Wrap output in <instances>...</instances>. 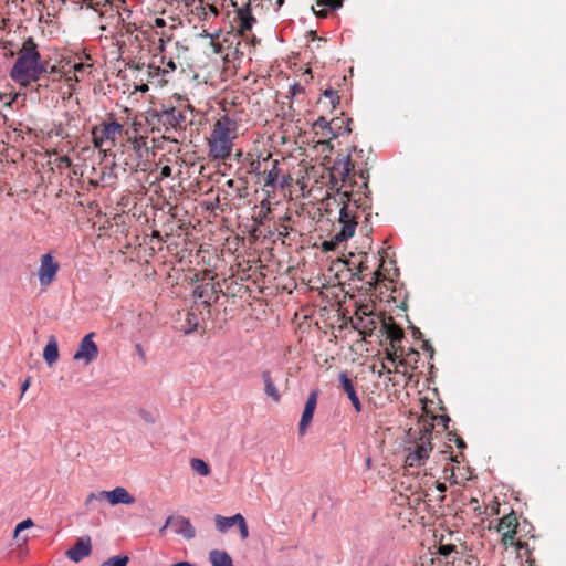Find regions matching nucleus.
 <instances>
[{"label":"nucleus","instance_id":"6","mask_svg":"<svg viewBox=\"0 0 566 566\" xmlns=\"http://www.w3.org/2000/svg\"><path fill=\"white\" fill-rule=\"evenodd\" d=\"M432 451V444L429 440L417 443L413 448L408 449V453L405 459L406 467L418 468L426 463Z\"/></svg>","mask_w":566,"mask_h":566},{"label":"nucleus","instance_id":"51","mask_svg":"<svg viewBox=\"0 0 566 566\" xmlns=\"http://www.w3.org/2000/svg\"><path fill=\"white\" fill-rule=\"evenodd\" d=\"M199 36L201 38H205V39H210V32L207 31V30H202V32L199 34Z\"/></svg>","mask_w":566,"mask_h":566},{"label":"nucleus","instance_id":"32","mask_svg":"<svg viewBox=\"0 0 566 566\" xmlns=\"http://www.w3.org/2000/svg\"><path fill=\"white\" fill-rule=\"evenodd\" d=\"M92 64H86L82 61L80 62H75L73 65H72V69H73V72H75L77 75H84V74H87L90 73V70L92 69Z\"/></svg>","mask_w":566,"mask_h":566},{"label":"nucleus","instance_id":"26","mask_svg":"<svg viewBox=\"0 0 566 566\" xmlns=\"http://www.w3.org/2000/svg\"><path fill=\"white\" fill-rule=\"evenodd\" d=\"M190 467L197 474L201 476H207L210 473L209 465L202 459H191Z\"/></svg>","mask_w":566,"mask_h":566},{"label":"nucleus","instance_id":"52","mask_svg":"<svg viewBox=\"0 0 566 566\" xmlns=\"http://www.w3.org/2000/svg\"><path fill=\"white\" fill-rule=\"evenodd\" d=\"M61 163L66 164L67 166L71 165V159L67 156H63L60 158Z\"/></svg>","mask_w":566,"mask_h":566},{"label":"nucleus","instance_id":"25","mask_svg":"<svg viewBox=\"0 0 566 566\" xmlns=\"http://www.w3.org/2000/svg\"><path fill=\"white\" fill-rule=\"evenodd\" d=\"M280 175H281V170L279 168V161L277 160H273L272 161V167H271V169L268 171V174L265 176L264 186L265 187H270L273 190L276 189V187L279 185Z\"/></svg>","mask_w":566,"mask_h":566},{"label":"nucleus","instance_id":"63","mask_svg":"<svg viewBox=\"0 0 566 566\" xmlns=\"http://www.w3.org/2000/svg\"><path fill=\"white\" fill-rule=\"evenodd\" d=\"M387 356L389 357V359L394 360V358L391 357L390 353H387Z\"/></svg>","mask_w":566,"mask_h":566},{"label":"nucleus","instance_id":"12","mask_svg":"<svg viewBox=\"0 0 566 566\" xmlns=\"http://www.w3.org/2000/svg\"><path fill=\"white\" fill-rule=\"evenodd\" d=\"M384 319L385 318L378 317L377 315L361 316L358 314V316L352 321V324L353 327L359 332V334L364 336H371L378 324L381 325V321Z\"/></svg>","mask_w":566,"mask_h":566},{"label":"nucleus","instance_id":"34","mask_svg":"<svg viewBox=\"0 0 566 566\" xmlns=\"http://www.w3.org/2000/svg\"><path fill=\"white\" fill-rule=\"evenodd\" d=\"M453 552H455V546L453 544H441L438 547V554L443 556V557H448Z\"/></svg>","mask_w":566,"mask_h":566},{"label":"nucleus","instance_id":"9","mask_svg":"<svg viewBox=\"0 0 566 566\" xmlns=\"http://www.w3.org/2000/svg\"><path fill=\"white\" fill-rule=\"evenodd\" d=\"M517 525V517L514 513L506 514L500 520L497 524V532L501 533L504 545L514 544Z\"/></svg>","mask_w":566,"mask_h":566},{"label":"nucleus","instance_id":"39","mask_svg":"<svg viewBox=\"0 0 566 566\" xmlns=\"http://www.w3.org/2000/svg\"><path fill=\"white\" fill-rule=\"evenodd\" d=\"M172 169L170 166L166 165L160 169V179H165L171 176Z\"/></svg>","mask_w":566,"mask_h":566},{"label":"nucleus","instance_id":"48","mask_svg":"<svg viewBox=\"0 0 566 566\" xmlns=\"http://www.w3.org/2000/svg\"><path fill=\"white\" fill-rule=\"evenodd\" d=\"M220 34H221V31H220V30H217L216 32H210V35H211V36H210V39H211V41L213 42L214 40L219 39Z\"/></svg>","mask_w":566,"mask_h":566},{"label":"nucleus","instance_id":"59","mask_svg":"<svg viewBox=\"0 0 566 566\" xmlns=\"http://www.w3.org/2000/svg\"><path fill=\"white\" fill-rule=\"evenodd\" d=\"M227 185H228L229 187H232V186H233V180H231V179H230V180H228V181H227Z\"/></svg>","mask_w":566,"mask_h":566},{"label":"nucleus","instance_id":"57","mask_svg":"<svg viewBox=\"0 0 566 566\" xmlns=\"http://www.w3.org/2000/svg\"><path fill=\"white\" fill-rule=\"evenodd\" d=\"M367 177H368V172H364V171L360 172V178L366 179Z\"/></svg>","mask_w":566,"mask_h":566},{"label":"nucleus","instance_id":"8","mask_svg":"<svg viewBox=\"0 0 566 566\" xmlns=\"http://www.w3.org/2000/svg\"><path fill=\"white\" fill-rule=\"evenodd\" d=\"M60 269L59 262L50 253L41 256V264L38 272L39 282L42 286H48L54 280Z\"/></svg>","mask_w":566,"mask_h":566},{"label":"nucleus","instance_id":"31","mask_svg":"<svg viewBox=\"0 0 566 566\" xmlns=\"http://www.w3.org/2000/svg\"><path fill=\"white\" fill-rule=\"evenodd\" d=\"M344 0H317V6L328 10H337L343 6Z\"/></svg>","mask_w":566,"mask_h":566},{"label":"nucleus","instance_id":"43","mask_svg":"<svg viewBox=\"0 0 566 566\" xmlns=\"http://www.w3.org/2000/svg\"><path fill=\"white\" fill-rule=\"evenodd\" d=\"M181 2L189 10L197 6V4H195L196 0H181Z\"/></svg>","mask_w":566,"mask_h":566},{"label":"nucleus","instance_id":"3","mask_svg":"<svg viewBox=\"0 0 566 566\" xmlns=\"http://www.w3.org/2000/svg\"><path fill=\"white\" fill-rule=\"evenodd\" d=\"M237 122L224 115L213 125L210 137L208 138V156L214 160H227L230 158L233 139L237 137Z\"/></svg>","mask_w":566,"mask_h":566},{"label":"nucleus","instance_id":"41","mask_svg":"<svg viewBox=\"0 0 566 566\" xmlns=\"http://www.w3.org/2000/svg\"><path fill=\"white\" fill-rule=\"evenodd\" d=\"M172 523H174V516H169L165 524L163 525V527H160L159 530V533L163 535L165 534V531L167 530V527L171 526L172 527Z\"/></svg>","mask_w":566,"mask_h":566},{"label":"nucleus","instance_id":"22","mask_svg":"<svg viewBox=\"0 0 566 566\" xmlns=\"http://www.w3.org/2000/svg\"><path fill=\"white\" fill-rule=\"evenodd\" d=\"M380 332L387 335V338L390 339L392 346L395 343L400 342L403 337V332L401 328L394 324L387 323L385 319L381 321Z\"/></svg>","mask_w":566,"mask_h":566},{"label":"nucleus","instance_id":"24","mask_svg":"<svg viewBox=\"0 0 566 566\" xmlns=\"http://www.w3.org/2000/svg\"><path fill=\"white\" fill-rule=\"evenodd\" d=\"M209 560L212 566H230L233 564L231 556L219 549H213L209 553Z\"/></svg>","mask_w":566,"mask_h":566},{"label":"nucleus","instance_id":"38","mask_svg":"<svg viewBox=\"0 0 566 566\" xmlns=\"http://www.w3.org/2000/svg\"><path fill=\"white\" fill-rule=\"evenodd\" d=\"M238 527H239V532H240V537L242 539H247L249 536V528H248L244 517H242V522H239Z\"/></svg>","mask_w":566,"mask_h":566},{"label":"nucleus","instance_id":"42","mask_svg":"<svg viewBox=\"0 0 566 566\" xmlns=\"http://www.w3.org/2000/svg\"><path fill=\"white\" fill-rule=\"evenodd\" d=\"M44 74H46V72ZM48 74H51V75L60 74V70L55 65L50 66L48 64Z\"/></svg>","mask_w":566,"mask_h":566},{"label":"nucleus","instance_id":"61","mask_svg":"<svg viewBox=\"0 0 566 566\" xmlns=\"http://www.w3.org/2000/svg\"><path fill=\"white\" fill-rule=\"evenodd\" d=\"M44 2H48V0H38V3H41L44 6Z\"/></svg>","mask_w":566,"mask_h":566},{"label":"nucleus","instance_id":"14","mask_svg":"<svg viewBox=\"0 0 566 566\" xmlns=\"http://www.w3.org/2000/svg\"><path fill=\"white\" fill-rule=\"evenodd\" d=\"M338 379L343 390L347 394V397L350 400L353 407L357 412H360L361 403L355 390L353 380L348 377L346 371H342L338 376Z\"/></svg>","mask_w":566,"mask_h":566},{"label":"nucleus","instance_id":"10","mask_svg":"<svg viewBox=\"0 0 566 566\" xmlns=\"http://www.w3.org/2000/svg\"><path fill=\"white\" fill-rule=\"evenodd\" d=\"M235 19L238 22V33L241 36H244L247 32L251 31L253 24L256 22L255 18L252 15L250 0H248L244 6L237 9Z\"/></svg>","mask_w":566,"mask_h":566},{"label":"nucleus","instance_id":"28","mask_svg":"<svg viewBox=\"0 0 566 566\" xmlns=\"http://www.w3.org/2000/svg\"><path fill=\"white\" fill-rule=\"evenodd\" d=\"M198 324H199V321H198L197 315L192 312H188L186 314V325L187 326L185 327L184 333L185 334L192 333L193 331H196Z\"/></svg>","mask_w":566,"mask_h":566},{"label":"nucleus","instance_id":"40","mask_svg":"<svg viewBox=\"0 0 566 566\" xmlns=\"http://www.w3.org/2000/svg\"><path fill=\"white\" fill-rule=\"evenodd\" d=\"M63 75L67 82H80V77L75 72H73L72 74L70 72H67V73H64Z\"/></svg>","mask_w":566,"mask_h":566},{"label":"nucleus","instance_id":"21","mask_svg":"<svg viewBox=\"0 0 566 566\" xmlns=\"http://www.w3.org/2000/svg\"><path fill=\"white\" fill-rule=\"evenodd\" d=\"M242 514L237 513L232 516L226 517L221 515L216 516V527L219 532L224 533L228 528L239 524L242 522Z\"/></svg>","mask_w":566,"mask_h":566},{"label":"nucleus","instance_id":"17","mask_svg":"<svg viewBox=\"0 0 566 566\" xmlns=\"http://www.w3.org/2000/svg\"><path fill=\"white\" fill-rule=\"evenodd\" d=\"M135 503V497L123 486H117L109 491V504H125L130 505Z\"/></svg>","mask_w":566,"mask_h":566},{"label":"nucleus","instance_id":"5","mask_svg":"<svg viewBox=\"0 0 566 566\" xmlns=\"http://www.w3.org/2000/svg\"><path fill=\"white\" fill-rule=\"evenodd\" d=\"M123 133V125L117 120L102 122L99 125L93 127L92 139L94 147L101 151L111 149L116 143V139Z\"/></svg>","mask_w":566,"mask_h":566},{"label":"nucleus","instance_id":"19","mask_svg":"<svg viewBox=\"0 0 566 566\" xmlns=\"http://www.w3.org/2000/svg\"><path fill=\"white\" fill-rule=\"evenodd\" d=\"M335 125V120L328 122L325 117L321 116L314 122L313 127L316 130V133H318V129H322V135L325 137L337 138L339 136V133L334 132Z\"/></svg>","mask_w":566,"mask_h":566},{"label":"nucleus","instance_id":"37","mask_svg":"<svg viewBox=\"0 0 566 566\" xmlns=\"http://www.w3.org/2000/svg\"><path fill=\"white\" fill-rule=\"evenodd\" d=\"M358 314H360L361 316H373L375 315L373 313V310L370 308L369 305H360L357 310H356V313H355V317L358 316Z\"/></svg>","mask_w":566,"mask_h":566},{"label":"nucleus","instance_id":"50","mask_svg":"<svg viewBox=\"0 0 566 566\" xmlns=\"http://www.w3.org/2000/svg\"><path fill=\"white\" fill-rule=\"evenodd\" d=\"M167 67H169L171 71H175L177 69V64L170 59L168 62H167Z\"/></svg>","mask_w":566,"mask_h":566},{"label":"nucleus","instance_id":"49","mask_svg":"<svg viewBox=\"0 0 566 566\" xmlns=\"http://www.w3.org/2000/svg\"><path fill=\"white\" fill-rule=\"evenodd\" d=\"M170 566H197V565L189 563V562H179V563L172 564Z\"/></svg>","mask_w":566,"mask_h":566},{"label":"nucleus","instance_id":"47","mask_svg":"<svg viewBox=\"0 0 566 566\" xmlns=\"http://www.w3.org/2000/svg\"><path fill=\"white\" fill-rule=\"evenodd\" d=\"M436 488L440 493H444L447 491V485L444 483L438 482Z\"/></svg>","mask_w":566,"mask_h":566},{"label":"nucleus","instance_id":"33","mask_svg":"<svg viewBox=\"0 0 566 566\" xmlns=\"http://www.w3.org/2000/svg\"><path fill=\"white\" fill-rule=\"evenodd\" d=\"M139 417L145 421L146 423L154 424L157 421V416L147 409H139L138 411Z\"/></svg>","mask_w":566,"mask_h":566},{"label":"nucleus","instance_id":"60","mask_svg":"<svg viewBox=\"0 0 566 566\" xmlns=\"http://www.w3.org/2000/svg\"><path fill=\"white\" fill-rule=\"evenodd\" d=\"M471 504H472V505H478V500L472 499V500H471Z\"/></svg>","mask_w":566,"mask_h":566},{"label":"nucleus","instance_id":"4","mask_svg":"<svg viewBox=\"0 0 566 566\" xmlns=\"http://www.w3.org/2000/svg\"><path fill=\"white\" fill-rule=\"evenodd\" d=\"M158 122L168 129H185L195 120V108L190 105H180L163 108L157 113Z\"/></svg>","mask_w":566,"mask_h":566},{"label":"nucleus","instance_id":"29","mask_svg":"<svg viewBox=\"0 0 566 566\" xmlns=\"http://www.w3.org/2000/svg\"><path fill=\"white\" fill-rule=\"evenodd\" d=\"M128 562H129L128 556H126V555H123V556L122 555H116V556L109 557L104 563V565L105 566H126Z\"/></svg>","mask_w":566,"mask_h":566},{"label":"nucleus","instance_id":"55","mask_svg":"<svg viewBox=\"0 0 566 566\" xmlns=\"http://www.w3.org/2000/svg\"><path fill=\"white\" fill-rule=\"evenodd\" d=\"M289 177H283L282 181L280 182V186L284 188L287 185Z\"/></svg>","mask_w":566,"mask_h":566},{"label":"nucleus","instance_id":"2","mask_svg":"<svg viewBox=\"0 0 566 566\" xmlns=\"http://www.w3.org/2000/svg\"><path fill=\"white\" fill-rule=\"evenodd\" d=\"M48 72V62L41 59V54L32 36L27 38L18 52L9 75L10 78L22 87H28L38 82Z\"/></svg>","mask_w":566,"mask_h":566},{"label":"nucleus","instance_id":"15","mask_svg":"<svg viewBox=\"0 0 566 566\" xmlns=\"http://www.w3.org/2000/svg\"><path fill=\"white\" fill-rule=\"evenodd\" d=\"M352 171V160L350 155L342 156L338 155L334 160L331 172H335V175L339 176L343 184H346L347 178Z\"/></svg>","mask_w":566,"mask_h":566},{"label":"nucleus","instance_id":"20","mask_svg":"<svg viewBox=\"0 0 566 566\" xmlns=\"http://www.w3.org/2000/svg\"><path fill=\"white\" fill-rule=\"evenodd\" d=\"M43 358L49 366H52L59 358V344L55 336H50L43 350Z\"/></svg>","mask_w":566,"mask_h":566},{"label":"nucleus","instance_id":"35","mask_svg":"<svg viewBox=\"0 0 566 566\" xmlns=\"http://www.w3.org/2000/svg\"><path fill=\"white\" fill-rule=\"evenodd\" d=\"M324 96L329 98L333 108H335L336 105L339 104V96L337 95L336 91H334L332 88L325 90Z\"/></svg>","mask_w":566,"mask_h":566},{"label":"nucleus","instance_id":"62","mask_svg":"<svg viewBox=\"0 0 566 566\" xmlns=\"http://www.w3.org/2000/svg\"><path fill=\"white\" fill-rule=\"evenodd\" d=\"M136 348H137V350L142 352V346L140 345H137Z\"/></svg>","mask_w":566,"mask_h":566},{"label":"nucleus","instance_id":"1","mask_svg":"<svg viewBox=\"0 0 566 566\" xmlns=\"http://www.w3.org/2000/svg\"><path fill=\"white\" fill-rule=\"evenodd\" d=\"M339 176L335 172L329 174L328 189L335 191L326 198V211L332 203L340 206L338 223L340 230L333 234L331 239L322 242V250L325 252L335 251L342 243L347 242L357 228V209L360 207L356 200L352 202V193L349 191H340L337 188Z\"/></svg>","mask_w":566,"mask_h":566},{"label":"nucleus","instance_id":"23","mask_svg":"<svg viewBox=\"0 0 566 566\" xmlns=\"http://www.w3.org/2000/svg\"><path fill=\"white\" fill-rule=\"evenodd\" d=\"M262 379L264 381V390L266 396L270 397L273 401L279 402L281 395L275 387L269 370L262 373Z\"/></svg>","mask_w":566,"mask_h":566},{"label":"nucleus","instance_id":"56","mask_svg":"<svg viewBox=\"0 0 566 566\" xmlns=\"http://www.w3.org/2000/svg\"><path fill=\"white\" fill-rule=\"evenodd\" d=\"M195 296H197V297H202V293H201V292H199V287H197V289L195 290Z\"/></svg>","mask_w":566,"mask_h":566},{"label":"nucleus","instance_id":"16","mask_svg":"<svg viewBox=\"0 0 566 566\" xmlns=\"http://www.w3.org/2000/svg\"><path fill=\"white\" fill-rule=\"evenodd\" d=\"M172 528L176 534L181 535L186 539H192L196 536V530L190 520L178 515L174 517Z\"/></svg>","mask_w":566,"mask_h":566},{"label":"nucleus","instance_id":"58","mask_svg":"<svg viewBox=\"0 0 566 566\" xmlns=\"http://www.w3.org/2000/svg\"><path fill=\"white\" fill-rule=\"evenodd\" d=\"M366 465H367L368 468H370V467H371V459H370V458H368V459L366 460Z\"/></svg>","mask_w":566,"mask_h":566},{"label":"nucleus","instance_id":"53","mask_svg":"<svg viewBox=\"0 0 566 566\" xmlns=\"http://www.w3.org/2000/svg\"><path fill=\"white\" fill-rule=\"evenodd\" d=\"M457 446L458 448L462 449L465 447V442L462 439H457Z\"/></svg>","mask_w":566,"mask_h":566},{"label":"nucleus","instance_id":"11","mask_svg":"<svg viewBox=\"0 0 566 566\" xmlns=\"http://www.w3.org/2000/svg\"><path fill=\"white\" fill-rule=\"evenodd\" d=\"M92 552V543L90 536L80 537L75 544L69 548L65 553L67 558L71 560L78 563L83 558L87 557Z\"/></svg>","mask_w":566,"mask_h":566},{"label":"nucleus","instance_id":"36","mask_svg":"<svg viewBox=\"0 0 566 566\" xmlns=\"http://www.w3.org/2000/svg\"><path fill=\"white\" fill-rule=\"evenodd\" d=\"M33 526V521L31 518L23 520L22 522L18 523L14 530V536H18V534L29 527Z\"/></svg>","mask_w":566,"mask_h":566},{"label":"nucleus","instance_id":"64","mask_svg":"<svg viewBox=\"0 0 566 566\" xmlns=\"http://www.w3.org/2000/svg\"><path fill=\"white\" fill-rule=\"evenodd\" d=\"M230 566H234V565L232 564V565H230Z\"/></svg>","mask_w":566,"mask_h":566},{"label":"nucleus","instance_id":"45","mask_svg":"<svg viewBox=\"0 0 566 566\" xmlns=\"http://www.w3.org/2000/svg\"><path fill=\"white\" fill-rule=\"evenodd\" d=\"M333 120L336 122V125H335V128H334V132H338L339 135L342 134L340 129H342V123L343 120L339 119V118H334Z\"/></svg>","mask_w":566,"mask_h":566},{"label":"nucleus","instance_id":"18","mask_svg":"<svg viewBox=\"0 0 566 566\" xmlns=\"http://www.w3.org/2000/svg\"><path fill=\"white\" fill-rule=\"evenodd\" d=\"M190 13L199 18L201 21H208L211 17L217 18L219 10L213 4H203L201 0L199 3L190 9Z\"/></svg>","mask_w":566,"mask_h":566},{"label":"nucleus","instance_id":"46","mask_svg":"<svg viewBox=\"0 0 566 566\" xmlns=\"http://www.w3.org/2000/svg\"><path fill=\"white\" fill-rule=\"evenodd\" d=\"M30 387V378H27L21 385V392L24 394Z\"/></svg>","mask_w":566,"mask_h":566},{"label":"nucleus","instance_id":"54","mask_svg":"<svg viewBox=\"0 0 566 566\" xmlns=\"http://www.w3.org/2000/svg\"><path fill=\"white\" fill-rule=\"evenodd\" d=\"M352 122V119H347V125L346 127L344 128V133L346 134H349L352 132L350 127H349V123Z\"/></svg>","mask_w":566,"mask_h":566},{"label":"nucleus","instance_id":"7","mask_svg":"<svg viewBox=\"0 0 566 566\" xmlns=\"http://www.w3.org/2000/svg\"><path fill=\"white\" fill-rule=\"evenodd\" d=\"M95 334H86L80 342L78 348L73 358L78 361H84L85 365L91 364L98 356V347L93 340Z\"/></svg>","mask_w":566,"mask_h":566},{"label":"nucleus","instance_id":"13","mask_svg":"<svg viewBox=\"0 0 566 566\" xmlns=\"http://www.w3.org/2000/svg\"><path fill=\"white\" fill-rule=\"evenodd\" d=\"M316 406H317V392L311 391L307 397V400L305 402V407H304V410H303V413L301 417V421L298 424L300 434L305 433L308 424L311 423V421L313 419Z\"/></svg>","mask_w":566,"mask_h":566},{"label":"nucleus","instance_id":"44","mask_svg":"<svg viewBox=\"0 0 566 566\" xmlns=\"http://www.w3.org/2000/svg\"><path fill=\"white\" fill-rule=\"evenodd\" d=\"M154 24L157 28H164L166 25V21L163 18H156Z\"/></svg>","mask_w":566,"mask_h":566},{"label":"nucleus","instance_id":"30","mask_svg":"<svg viewBox=\"0 0 566 566\" xmlns=\"http://www.w3.org/2000/svg\"><path fill=\"white\" fill-rule=\"evenodd\" d=\"M93 500L96 501H103L106 500L109 502V491H99V492H92L86 497L85 504L90 505Z\"/></svg>","mask_w":566,"mask_h":566},{"label":"nucleus","instance_id":"27","mask_svg":"<svg viewBox=\"0 0 566 566\" xmlns=\"http://www.w3.org/2000/svg\"><path fill=\"white\" fill-rule=\"evenodd\" d=\"M65 2L66 0H48V2H44V9H46L48 15L55 17Z\"/></svg>","mask_w":566,"mask_h":566}]
</instances>
